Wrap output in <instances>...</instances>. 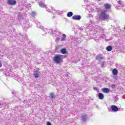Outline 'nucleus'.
Returning a JSON list of instances; mask_svg holds the SVG:
<instances>
[{
  "mask_svg": "<svg viewBox=\"0 0 125 125\" xmlns=\"http://www.w3.org/2000/svg\"><path fill=\"white\" fill-rule=\"evenodd\" d=\"M99 18L100 20L105 21V20L110 19V16L108 14L106 13V11L103 10L101 11L99 15Z\"/></svg>",
  "mask_w": 125,
  "mask_h": 125,
  "instance_id": "obj_1",
  "label": "nucleus"
},
{
  "mask_svg": "<svg viewBox=\"0 0 125 125\" xmlns=\"http://www.w3.org/2000/svg\"><path fill=\"white\" fill-rule=\"evenodd\" d=\"M63 58V55H56L53 58V60L55 63L57 64H60V62L62 61V59Z\"/></svg>",
  "mask_w": 125,
  "mask_h": 125,
  "instance_id": "obj_2",
  "label": "nucleus"
},
{
  "mask_svg": "<svg viewBox=\"0 0 125 125\" xmlns=\"http://www.w3.org/2000/svg\"><path fill=\"white\" fill-rule=\"evenodd\" d=\"M109 112H111V111H113L114 112H118L119 111V108L117 107L116 105H113L111 106V108L109 109Z\"/></svg>",
  "mask_w": 125,
  "mask_h": 125,
  "instance_id": "obj_3",
  "label": "nucleus"
},
{
  "mask_svg": "<svg viewBox=\"0 0 125 125\" xmlns=\"http://www.w3.org/2000/svg\"><path fill=\"white\" fill-rule=\"evenodd\" d=\"M7 3L9 5H15V4H16V0H7Z\"/></svg>",
  "mask_w": 125,
  "mask_h": 125,
  "instance_id": "obj_4",
  "label": "nucleus"
},
{
  "mask_svg": "<svg viewBox=\"0 0 125 125\" xmlns=\"http://www.w3.org/2000/svg\"><path fill=\"white\" fill-rule=\"evenodd\" d=\"M49 98H50V100H53L56 98V96H55V94L53 92H51L49 94Z\"/></svg>",
  "mask_w": 125,
  "mask_h": 125,
  "instance_id": "obj_5",
  "label": "nucleus"
},
{
  "mask_svg": "<svg viewBox=\"0 0 125 125\" xmlns=\"http://www.w3.org/2000/svg\"><path fill=\"white\" fill-rule=\"evenodd\" d=\"M34 77L35 78V79H37V78H39L40 77V71L39 70H36L33 73Z\"/></svg>",
  "mask_w": 125,
  "mask_h": 125,
  "instance_id": "obj_6",
  "label": "nucleus"
},
{
  "mask_svg": "<svg viewBox=\"0 0 125 125\" xmlns=\"http://www.w3.org/2000/svg\"><path fill=\"white\" fill-rule=\"evenodd\" d=\"M80 118L82 121H83V122H84V123L86 122V120H87V115H83L82 116L80 117Z\"/></svg>",
  "mask_w": 125,
  "mask_h": 125,
  "instance_id": "obj_7",
  "label": "nucleus"
},
{
  "mask_svg": "<svg viewBox=\"0 0 125 125\" xmlns=\"http://www.w3.org/2000/svg\"><path fill=\"white\" fill-rule=\"evenodd\" d=\"M73 20H81L82 19V16L80 15H75L72 17Z\"/></svg>",
  "mask_w": 125,
  "mask_h": 125,
  "instance_id": "obj_8",
  "label": "nucleus"
},
{
  "mask_svg": "<svg viewBox=\"0 0 125 125\" xmlns=\"http://www.w3.org/2000/svg\"><path fill=\"white\" fill-rule=\"evenodd\" d=\"M37 25V28H41V30H42L44 32V31H45V29L43 28V26H41L42 25V23H41V22H38Z\"/></svg>",
  "mask_w": 125,
  "mask_h": 125,
  "instance_id": "obj_9",
  "label": "nucleus"
},
{
  "mask_svg": "<svg viewBox=\"0 0 125 125\" xmlns=\"http://www.w3.org/2000/svg\"><path fill=\"white\" fill-rule=\"evenodd\" d=\"M98 96L101 100H102L103 99H104V95L102 93H99L98 94Z\"/></svg>",
  "mask_w": 125,
  "mask_h": 125,
  "instance_id": "obj_10",
  "label": "nucleus"
},
{
  "mask_svg": "<svg viewBox=\"0 0 125 125\" xmlns=\"http://www.w3.org/2000/svg\"><path fill=\"white\" fill-rule=\"evenodd\" d=\"M102 90L104 93H109L110 92V89L108 88H104Z\"/></svg>",
  "mask_w": 125,
  "mask_h": 125,
  "instance_id": "obj_11",
  "label": "nucleus"
},
{
  "mask_svg": "<svg viewBox=\"0 0 125 125\" xmlns=\"http://www.w3.org/2000/svg\"><path fill=\"white\" fill-rule=\"evenodd\" d=\"M39 6H40L41 7H42L44 8L45 7V4L42 1H39L38 2Z\"/></svg>",
  "mask_w": 125,
  "mask_h": 125,
  "instance_id": "obj_12",
  "label": "nucleus"
},
{
  "mask_svg": "<svg viewBox=\"0 0 125 125\" xmlns=\"http://www.w3.org/2000/svg\"><path fill=\"white\" fill-rule=\"evenodd\" d=\"M112 74L114 76H117L118 75V69L114 68L112 70Z\"/></svg>",
  "mask_w": 125,
  "mask_h": 125,
  "instance_id": "obj_13",
  "label": "nucleus"
},
{
  "mask_svg": "<svg viewBox=\"0 0 125 125\" xmlns=\"http://www.w3.org/2000/svg\"><path fill=\"white\" fill-rule=\"evenodd\" d=\"M61 53L62 54H66L67 50H66V48H62V49H61Z\"/></svg>",
  "mask_w": 125,
  "mask_h": 125,
  "instance_id": "obj_14",
  "label": "nucleus"
},
{
  "mask_svg": "<svg viewBox=\"0 0 125 125\" xmlns=\"http://www.w3.org/2000/svg\"><path fill=\"white\" fill-rule=\"evenodd\" d=\"M113 49V47L111 45H109L106 47V50L107 51H112Z\"/></svg>",
  "mask_w": 125,
  "mask_h": 125,
  "instance_id": "obj_15",
  "label": "nucleus"
},
{
  "mask_svg": "<svg viewBox=\"0 0 125 125\" xmlns=\"http://www.w3.org/2000/svg\"><path fill=\"white\" fill-rule=\"evenodd\" d=\"M104 57H101L100 56H97L96 59V60H97L98 61H102L103 59H104Z\"/></svg>",
  "mask_w": 125,
  "mask_h": 125,
  "instance_id": "obj_16",
  "label": "nucleus"
},
{
  "mask_svg": "<svg viewBox=\"0 0 125 125\" xmlns=\"http://www.w3.org/2000/svg\"><path fill=\"white\" fill-rule=\"evenodd\" d=\"M104 7L105 9H110L111 8V5L108 3L104 4Z\"/></svg>",
  "mask_w": 125,
  "mask_h": 125,
  "instance_id": "obj_17",
  "label": "nucleus"
},
{
  "mask_svg": "<svg viewBox=\"0 0 125 125\" xmlns=\"http://www.w3.org/2000/svg\"><path fill=\"white\" fill-rule=\"evenodd\" d=\"M49 12H50L52 13H56V14H59V13H60V12L59 11H56V10H53V9H52L51 11H49Z\"/></svg>",
  "mask_w": 125,
  "mask_h": 125,
  "instance_id": "obj_18",
  "label": "nucleus"
},
{
  "mask_svg": "<svg viewBox=\"0 0 125 125\" xmlns=\"http://www.w3.org/2000/svg\"><path fill=\"white\" fill-rule=\"evenodd\" d=\"M61 40L62 42H65V41H66V34H62V37Z\"/></svg>",
  "mask_w": 125,
  "mask_h": 125,
  "instance_id": "obj_19",
  "label": "nucleus"
},
{
  "mask_svg": "<svg viewBox=\"0 0 125 125\" xmlns=\"http://www.w3.org/2000/svg\"><path fill=\"white\" fill-rule=\"evenodd\" d=\"M73 12H69L68 13H67V17H72V16L73 15Z\"/></svg>",
  "mask_w": 125,
  "mask_h": 125,
  "instance_id": "obj_20",
  "label": "nucleus"
},
{
  "mask_svg": "<svg viewBox=\"0 0 125 125\" xmlns=\"http://www.w3.org/2000/svg\"><path fill=\"white\" fill-rule=\"evenodd\" d=\"M71 40V42H76L77 41V38H76L75 37H72Z\"/></svg>",
  "mask_w": 125,
  "mask_h": 125,
  "instance_id": "obj_21",
  "label": "nucleus"
},
{
  "mask_svg": "<svg viewBox=\"0 0 125 125\" xmlns=\"http://www.w3.org/2000/svg\"><path fill=\"white\" fill-rule=\"evenodd\" d=\"M36 13L35 12H32L31 14V15L32 17H35V16H36Z\"/></svg>",
  "mask_w": 125,
  "mask_h": 125,
  "instance_id": "obj_22",
  "label": "nucleus"
},
{
  "mask_svg": "<svg viewBox=\"0 0 125 125\" xmlns=\"http://www.w3.org/2000/svg\"><path fill=\"white\" fill-rule=\"evenodd\" d=\"M18 18H23V16L20 14H19L18 16Z\"/></svg>",
  "mask_w": 125,
  "mask_h": 125,
  "instance_id": "obj_23",
  "label": "nucleus"
},
{
  "mask_svg": "<svg viewBox=\"0 0 125 125\" xmlns=\"http://www.w3.org/2000/svg\"><path fill=\"white\" fill-rule=\"evenodd\" d=\"M60 48V45H58L56 46L55 49L56 50H58Z\"/></svg>",
  "mask_w": 125,
  "mask_h": 125,
  "instance_id": "obj_24",
  "label": "nucleus"
},
{
  "mask_svg": "<svg viewBox=\"0 0 125 125\" xmlns=\"http://www.w3.org/2000/svg\"><path fill=\"white\" fill-rule=\"evenodd\" d=\"M111 87H112V88H115L116 87V84H112Z\"/></svg>",
  "mask_w": 125,
  "mask_h": 125,
  "instance_id": "obj_25",
  "label": "nucleus"
},
{
  "mask_svg": "<svg viewBox=\"0 0 125 125\" xmlns=\"http://www.w3.org/2000/svg\"><path fill=\"white\" fill-rule=\"evenodd\" d=\"M115 102L116 103L117 101H118L119 100V98H118L117 97H115Z\"/></svg>",
  "mask_w": 125,
  "mask_h": 125,
  "instance_id": "obj_26",
  "label": "nucleus"
},
{
  "mask_svg": "<svg viewBox=\"0 0 125 125\" xmlns=\"http://www.w3.org/2000/svg\"><path fill=\"white\" fill-rule=\"evenodd\" d=\"M56 41H57L58 42H59L60 41V38H57L56 39Z\"/></svg>",
  "mask_w": 125,
  "mask_h": 125,
  "instance_id": "obj_27",
  "label": "nucleus"
},
{
  "mask_svg": "<svg viewBox=\"0 0 125 125\" xmlns=\"http://www.w3.org/2000/svg\"><path fill=\"white\" fill-rule=\"evenodd\" d=\"M105 64L104 63V62H102L101 64V67H104Z\"/></svg>",
  "mask_w": 125,
  "mask_h": 125,
  "instance_id": "obj_28",
  "label": "nucleus"
},
{
  "mask_svg": "<svg viewBox=\"0 0 125 125\" xmlns=\"http://www.w3.org/2000/svg\"><path fill=\"white\" fill-rule=\"evenodd\" d=\"M12 94H16V92H15V91H12Z\"/></svg>",
  "mask_w": 125,
  "mask_h": 125,
  "instance_id": "obj_29",
  "label": "nucleus"
},
{
  "mask_svg": "<svg viewBox=\"0 0 125 125\" xmlns=\"http://www.w3.org/2000/svg\"><path fill=\"white\" fill-rule=\"evenodd\" d=\"M118 4H120V5L122 4V1H118Z\"/></svg>",
  "mask_w": 125,
  "mask_h": 125,
  "instance_id": "obj_30",
  "label": "nucleus"
},
{
  "mask_svg": "<svg viewBox=\"0 0 125 125\" xmlns=\"http://www.w3.org/2000/svg\"><path fill=\"white\" fill-rule=\"evenodd\" d=\"M93 89H94V90H98L97 87H94Z\"/></svg>",
  "mask_w": 125,
  "mask_h": 125,
  "instance_id": "obj_31",
  "label": "nucleus"
},
{
  "mask_svg": "<svg viewBox=\"0 0 125 125\" xmlns=\"http://www.w3.org/2000/svg\"><path fill=\"white\" fill-rule=\"evenodd\" d=\"M47 125H51V123H50V122H48L47 123Z\"/></svg>",
  "mask_w": 125,
  "mask_h": 125,
  "instance_id": "obj_32",
  "label": "nucleus"
},
{
  "mask_svg": "<svg viewBox=\"0 0 125 125\" xmlns=\"http://www.w3.org/2000/svg\"><path fill=\"white\" fill-rule=\"evenodd\" d=\"M121 5L122 6V7H124L125 6V4H123V3H122Z\"/></svg>",
  "mask_w": 125,
  "mask_h": 125,
  "instance_id": "obj_33",
  "label": "nucleus"
},
{
  "mask_svg": "<svg viewBox=\"0 0 125 125\" xmlns=\"http://www.w3.org/2000/svg\"><path fill=\"white\" fill-rule=\"evenodd\" d=\"M2 66V64H1V62H0V68Z\"/></svg>",
  "mask_w": 125,
  "mask_h": 125,
  "instance_id": "obj_34",
  "label": "nucleus"
},
{
  "mask_svg": "<svg viewBox=\"0 0 125 125\" xmlns=\"http://www.w3.org/2000/svg\"><path fill=\"white\" fill-rule=\"evenodd\" d=\"M25 102H26V100H24L23 103H25Z\"/></svg>",
  "mask_w": 125,
  "mask_h": 125,
  "instance_id": "obj_35",
  "label": "nucleus"
},
{
  "mask_svg": "<svg viewBox=\"0 0 125 125\" xmlns=\"http://www.w3.org/2000/svg\"><path fill=\"white\" fill-rule=\"evenodd\" d=\"M1 107V104H0V107Z\"/></svg>",
  "mask_w": 125,
  "mask_h": 125,
  "instance_id": "obj_36",
  "label": "nucleus"
},
{
  "mask_svg": "<svg viewBox=\"0 0 125 125\" xmlns=\"http://www.w3.org/2000/svg\"><path fill=\"white\" fill-rule=\"evenodd\" d=\"M20 14V13H19V14Z\"/></svg>",
  "mask_w": 125,
  "mask_h": 125,
  "instance_id": "obj_37",
  "label": "nucleus"
}]
</instances>
